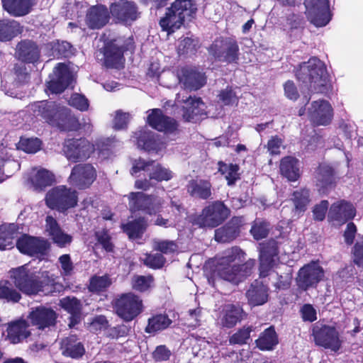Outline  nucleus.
<instances>
[{
    "label": "nucleus",
    "mask_w": 363,
    "mask_h": 363,
    "mask_svg": "<svg viewBox=\"0 0 363 363\" xmlns=\"http://www.w3.org/2000/svg\"><path fill=\"white\" fill-rule=\"evenodd\" d=\"M245 259V253L238 247L225 250L217 260L216 272L218 277L235 285L243 281L250 276L255 264V260L251 259L239 264Z\"/></svg>",
    "instance_id": "1"
},
{
    "label": "nucleus",
    "mask_w": 363,
    "mask_h": 363,
    "mask_svg": "<svg viewBox=\"0 0 363 363\" xmlns=\"http://www.w3.org/2000/svg\"><path fill=\"white\" fill-rule=\"evenodd\" d=\"M14 285L26 295H36L45 286L53 285L55 277L48 271L38 273L30 272L25 266L13 269L11 274Z\"/></svg>",
    "instance_id": "2"
},
{
    "label": "nucleus",
    "mask_w": 363,
    "mask_h": 363,
    "mask_svg": "<svg viewBox=\"0 0 363 363\" xmlns=\"http://www.w3.org/2000/svg\"><path fill=\"white\" fill-rule=\"evenodd\" d=\"M197 11L196 0H175L160 18L162 30L170 35L179 29L186 20L194 17Z\"/></svg>",
    "instance_id": "3"
},
{
    "label": "nucleus",
    "mask_w": 363,
    "mask_h": 363,
    "mask_svg": "<svg viewBox=\"0 0 363 363\" xmlns=\"http://www.w3.org/2000/svg\"><path fill=\"white\" fill-rule=\"evenodd\" d=\"M296 77L299 81L308 83L311 91L315 92L325 93L330 87L326 67L316 57L301 64L296 72Z\"/></svg>",
    "instance_id": "4"
},
{
    "label": "nucleus",
    "mask_w": 363,
    "mask_h": 363,
    "mask_svg": "<svg viewBox=\"0 0 363 363\" xmlns=\"http://www.w3.org/2000/svg\"><path fill=\"white\" fill-rule=\"evenodd\" d=\"M142 170L149 173V179L135 181V187L138 189L147 190L154 186L152 180L157 182L169 181L173 177L172 172L160 164L154 161L146 162L140 158L133 162L131 174L134 175Z\"/></svg>",
    "instance_id": "5"
},
{
    "label": "nucleus",
    "mask_w": 363,
    "mask_h": 363,
    "mask_svg": "<svg viewBox=\"0 0 363 363\" xmlns=\"http://www.w3.org/2000/svg\"><path fill=\"white\" fill-rule=\"evenodd\" d=\"M208 52L221 62L238 64L240 59L239 45L233 37L217 38L208 48Z\"/></svg>",
    "instance_id": "6"
},
{
    "label": "nucleus",
    "mask_w": 363,
    "mask_h": 363,
    "mask_svg": "<svg viewBox=\"0 0 363 363\" xmlns=\"http://www.w3.org/2000/svg\"><path fill=\"white\" fill-rule=\"evenodd\" d=\"M45 202L47 206L52 209L65 211L77 206L78 202L77 193L65 186H58L52 188L47 193Z\"/></svg>",
    "instance_id": "7"
},
{
    "label": "nucleus",
    "mask_w": 363,
    "mask_h": 363,
    "mask_svg": "<svg viewBox=\"0 0 363 363\" xmlns=\"http://www.w3.org/2000/svg\"><path fill=\"white\" fill-rule=\"evenodd\" d=\"M133 38H118L108 43L104 52V63L107 67L120 68L124 62L123 52L133 48Z\"/></svg>",
    "instance_id": "8"
},
{
    "label": "nucleus",
    "mask_w": 363,
    "mask_h": 363,
    "mask_svg": "<svg viewBox=\"0 0 363 363\" xmlns=\"http://www.w3.org/2000/svg\"><path fill=\"white\" fill-rule=\"evenodd\" d=\"M113 307L117 315L125 321H131L143 311L142 300L133 293L121 294L116 298Z\"/></svg>",
    "instance_id": "9"
},
{
    "label": "nucleus",
    "mask_w": 363,
    "mask_h": 363,
    "mask_svg": "<svg viewBox=\"0 0 363 363\" xmlns=\"http://www.w3.org/2000/svg\"><path fill=\"white\" fill-rule=\"evenodd\" d=\"M228 208L221 202L217 201L206 206L196 219L201 228H215L222 223L229 216Z\"/></svg>",
    "instance_id": "10"
},
{
    "label": "nucleus",
    "mask_w": 363,
    "mask_h": 363,
    "mask_svg": "<svg viewBox=\"0 0 363 363\" xmlns=\"http://www.w3.org/2000/svg\"><path fill=\"white\" fill-rule=\"evenodd\" d=\"M63 151L68 160L77 162L86 160L95 151V146L84 138L65 141Z\"/></svg>",
    "instance_id": "11"
},
{
    "label": "nucleus",
    "mask_w": 363,
    "mask_h": 363,
    "mask_svg": "<svg viewBox=\"0 0 363 363\" xmlns=\"http://www.w3.org/2000/svg\"><path fill=\"white\" fill-rule=\"evenodd\" d=\"M306 15L316 27L326 26L330 21L328 0H304Z\"/></svg>",
    "instance_id": "12"
},
{
    "label": "nucleus",
    "mask_w": 363,
    "mask_h": 363,
    "mask_svg": "<svg viewBox=\"0 0 363 363\" xmlns=\"http://www.w3.org/2000/svg\"><path fill=\"white\" fill-rule=\"evenodd\" d=\"M325 272L318 262H311L302 267L296 278L298 286L306 291L314 288L323 279Z\"/></svg>",
    "instance_id": "13"
},
{
    "label": "nucleus",
    "mask_w": 363,
    "mask_h": 363,
    "mask_svg": "<svg viewBox=\"0 0 363 363\" xmlns=\"http://www.w3.org/2000/svg\"><path fill=\"white\" fill-rule=\"evenodd\" d=\"M313 335L317 345L332 351H337L341 346L339 334L333 327L316 323L313 327Z\"/></svg>",
    "instance_id": "14"
},
{
    "label": "nucleus",
    "mask_w": 363,
    "mask_h": 363,
    "mask_svg": "<svg viewBox=\"0 0 363 363\" xmlns=\"http://www.w3.org/2000/svg\"><path fill=\"white\" fill-rule=\"evenodd\" d=\"M57 315L51 308L38 306L33 308L28 315L30 323L38 330H45L54 326Z\"/></svg>",
    "instance_id": "15"
},
{
    "label": "nucleus",
    "mask_w": 363,
    "mask_h": 363,
    "mask_svg": "<svg viewBox=\"0 0 363 363\" xmlns=\"http://www.w3.org/2000/svg\"><path fill=\"white\" fill-rule=\"evenodd\" d=\"M96 177V170L91 164L75 165L69 177V183L79 189L89 187Z\"/></svg>",
    "instance_id": "16"
},
{
    "label": "nucleus",
    "mask_w": 363,
    "mask_h": 363,
    "mask_svg": "<svg viewBox=\"0 0 363 363\" xmlns=\"http://www.w3.org/2000/svg\"><path fill=\"white\" fill-rule=\"evenodd\" d=\"M16 247L22 253L31 256H43L46 254L49 243L43 239L23 235L16 240Z\"/></svg>",
    "instance_id": "17"
},
{
    "label": "nucleus",
    "mask_w": 363,
    "mask_h": 363,
    "mask_svg": "<svg viewBox=\"0 0 363 363\" xmlns=\"http://www.w3.org/2000/svg\"><path fill=\"white\" fill-rule=\"evenodd\" d=\"M51 79L48 82V89L54 94L62 92L72 82V75L69 67L59 63L54 69Z\"/></svg>",
    "instance_id": "18"
},
{
    "label": "nucleus",
    "mask_w": 363,
    "mask_h": 363,
    "mask_svg": "<svg viewBox=\"0 0 363 363\" xmlns=\"http://www.w3.org/2000/svg\"><path fill=\"white\" fill-rule=\"evenodd\" d=\"M62 108L53 101H37L30 106V109L35 117H40L52 125H55Z\"/></svg>",
    "instance_id": "19"
},
{
    "label": "nucleus",
    "mask_w": 363,
    "mask_h": 363,
    "mask_svg": "<svg viewBox=\"0 0 363 363\" xmlns=\"http://www.w3.org/2000/svg\"><path fill=\"white\" fill-rule=\"evenodd\" d=\"M308 114L311 121L315 125H326L332 121L333 108L327 101H315L311 104Z\"/></svg>",
    "instance_id": "20"
},
{
    "label": "nucleus",
    "mask_w": 363,
    "mask_h": 363,
    "mask_svg": "<svg viewBox=\"0 0 363 363\" xmlns=\"http://www.w3.org/2000/svg\"><path fill=\"white\" fill-rule=\"evenodd\" d=\"M150 113L147 118V123L152 128L166 133H172L177 129L176 121L170 117L164 116L160 108H154L147 111Z\"/></svg>",
    "instance_id": "21"
},
{
    "label": "nucleus",
    "mask_w": 363,
    "mask_h": 363,
    "mask_svg": "<svg viewBox=\"0 0 363 363\" xmlns=\"http://www.w3.org/2000/svg\"><path fill=\"white\" fill-rule=\"evenodd\" d=\"M259 245V273L262 277H265L274 264L277 249L274 241L260 243Z\"/></svg>",
    "instance_id": "22"
},
{
    "label": "nucleus",
    "mask_w": 363,
    "mask_h": 363,
    "mask_svg": "<svg viewBox=\"0 0 363 363\" xmlns=\"http://www.w3.org/2000/svg\"><path fill=\"white\" fill-rule=\"evenodd\" d=\"M110 12L113 16L125 23L135 21L139 16L135 3L128 1L113 3L110 6Z\"/></svg>",
    "instance_id": "23"
},
{
    "label": "nucleus",
    "mask_w": 363,
    "mask_h": 363,
    "mask_svg": "<svg viewBox=\"0 0 363 363\" xmlns=\"http://www.w3.org/2000/svg\"><path fill=\"white\" fill-rule=\"evenodd\" d=\"M356 215V210L353 205L345 201L334 203L328 213V218L336 221L338 224H343L352 219Z\"/></svg>",
    "instance_id": "24"
},
{
    "label": "nucleus",
    "mask_w": 363,
    "mask_h": 363,
    "mask_svg": "<svg viewBox=\"0 0 363 363\" xmlns=\"http://www.w3.org/2000/svg\"><path fill=\"white\" fill-rule=\"evenodd\" d=\"M183 93H179L177 95L176 101L178 104L184 103L186 106L184 107L183 117L186 121H190L196 116H201L204 113V104L200 98H192L191 96H184Z\"/></svg>",
    "instance_id": "25"
},
{
    "label": "nucleus",
    "mask_w": 363,
    "mask_h": 363,
    "mask_svg": "<svg viewBox=\"0 0 363 363\" xmlns=\"http://www.w3.org/2000/svg\"><path fill=\"white\" fill-rule=\"evenodd\" d=\"M315 182L320 194H326L335 186L334 170L326 164H321L315 171Z\"/></svg>",
    "instance_id": "26"
},
{
    "label": "nucleus",
    "mask_w": 363,
    "mask_h": 363,
    "mask_svg": "<svg viewBox=\"0 0 363 363\" xmlns=\"http://www.w3.org/2000/svg\"><path fill=\"white\" fill-rule=\"evenodd\" d=\"M45 230L53 242L60 247H65L72 241V237L60 228L57 220L52 216H48L46 217Z\"/></svg>",
    "instance_id": "27"
},
{
    "label": "nucleus",
    "mask_w": 363,
    "mask_h": 363,
    "mask_svg": "<svg viewBox=\"0 0 363 363\" xmlns=\"http://www.w3.org/2000/svg\"><path fill=\"white\" fill-rule=\"evenodd\" d=\"M109 12L103 5L91 7L86 12V23L91 29H99L108 21Z\"/></svg>",
    "instance_id": "28"
},
{
    "label": "nucleus",
    "mask_w": 363,
    "mask_h": 363,
    "mask_svg": "<svg viewBox=\"0 0 363 363\" xmlns=\"http://www.w3.org/2000/svg\"><path fill=\"white\" fill-rule=\"evenodd\" d=\"M55 180L52 172L41 167L33 168L28 176V181L35 191H43L50 186Z\"/></svg>",
    "instance_id": "29"
},
{
    "label": "nucleus",
    "mask_w": 363,
    "mask_h": 363,
    "mask_svg": "<svg viewBox=\"0 0 363 363\" xmlns=\"http://www.w3.org/2000/svg\"><path fill=\"white\" fill-rule=\"evenodd\" d=\"M3 9L11 16L21 17L28 14L35 0H1Z\"/></svg>",
    "instance_id": "30"
},
{
    "label": "nucleus",
    "mask_w": 363,
    "mask_h": 363,
    "mask_svg": "<svg viewBox=\"0 0 363 363\" xmlns=\"http://www.w3.org/2000/svg\"><path fill=\"white\" fill-rule=\"evenodd\" d=\"M179 78V82L183 84L184 89L197 90L206 83L203 74L192 69H182Z\"/></svg>",
    "instance_id": "31"
},
{
    "label": "nucleus",
    "mask_w": 363,
    "mask_h": 363,
    "mask_svg": "<svg viewBox=\"0 0 363 363\" xmlns=\"http://www.w3.org/2000/svg\"><path fill=\"white\" fill-rule=\"evenodd\" d=\"M29 325L26 320L11 322L7 328V337L13 344H18L30 335Z\"/></svg>",
    "instance_id": "32"
},
{
    "label": "nucleus",
    "mask_w": 363,
    "mask_h": 363,
    "mask_svg": "<svg viewBox=\"0 0 363 363\" xmlns=\"http://www.w3.org/2000/svg\"><path fill=\"white\" fill-rule=\"evenodd\" d=\"M239 218H233L223 227L215 231V240L219 242H228L235 239L240 233Z\"/></svg>",
    "instance_id": "33"
},
{
    "label": "nucleus",
    "mask_w": 363,
    "mask_h": 363,
    "mask_svg": "<svg viewBox=\"0 0 363 363\" xmlns=\"http://www.w3.org/2000/svg\"><path fill=\"white\" fill-rule=\"evenodd\" d=\"M61 350L64 356L74 359L82 357L85 352L83 344L74 335H71L62 340Z\"/></svg>",
    "instance_id": "34"
},
{
    "label": "nucleus",
    "mask_w": 363,
    "mask_h": 363,
    "mask_svg": "<svg viewBox=\"0 0 363 363\" xmlns=\"http://www.w3.org/2000/svg\"><path fill=\"white\" fill-rule=\"evenodd\" d=\"M16 55L23 62L33 63L40 57V50L34 42L23 40L18 44Z\"/></svg>",
    "instance_id": "35"
},
{
    "label": "nucleus",
    "mask_w": 363,
    "mask_h": 363,
    "mask_svg": "<svg viewBox=\"0 0 363 363\" xmlns=\"http://www.w3.org/2000/svg\"><path fill=\"white\" fill-rule=\"evenodd\" d=\"M211 184L207 179H192L189 182L187 191L193 197L208 199L211 196Z\"/></svg>",
    "instance_id": "36"
},
{
    "label": "nucleus",
    "mask_w": 363,
    "mask_h": 363,
    "mask_svg": "<svg viewBox=\"0 0 363 363\" xmlns=\"http://www.w3.org/2000/svg\"><path fill=\"white\" fill-rule=\"evenodd\" d=\"M281 174L289 181H296L300 175L299 161L291 156L284 157L280 162Z\"/></svg>",
    "instance_id": "37"
},
{
    "label": "nucleus",
    "mask_w": 363,
    "mask_h": 363,
    "mask_svg": "<svg viewBox=\"0 0 363 363\" xmlns=\"http://www.w3.org/2000/svg\"><path fill=\"white\" fill-rule=\"evenodd\" d=\"M243 310L238 305L228 304L223 308L220 324L223 327L233 328L242 318Z\"/></svg>",
    "instance_id": "38"
},
{
    "label": "nucleus",
    "mask_w": 363,
    "mask_h": 363,
    "mask_svg": "<svg viewBox=\"0 0 363 363\" xmlns=\"http://www.w3.org/2000/svg\"><path fill=\"white\" fill-rule=\"evenodd\" d=\"M22 32L23 26L18 21L0 19V41H9Z\"/></svg>",
    "instance_id": "39"
},
{
    "label": "nucleus",
    "mask_w": 363,
    "mask_h": 363,
    "mask_svg": "<svg viewBox=\"0 0 363 363\" xmlns=\"http://www.w3.org/2000/svg\"><path fill=\"white\" fill-rule=\"evenodd\" d=\"M18 226L14 223L0 226V250L13 247L14 240L18 235Z\"/></svg>",
    "instance_id": "40"
},
{
    "label": "nucleus",
    "mask_w": 363,
    "mask_h": 363,
    "mask_svg": "<svg viewBox=\"0 0 363 363\" xmlns=\"http://www.w3.org/2000/svg\"><path fill=\"white\" fill-rule=\"evenodd\" d=\"M60 306L71 314L69 326L72 327L80 320L82 304L79 300L75 297H65L60 300Z\"/></svg>",
    "instance_id": "41"
},
{
    "label": "nucleus",
    "mask_w": 363,
    "mask_h": 363,
    "mask_svg": "<svg viewBox=\"0 0 363 363\" xmlns=\"http://www.w3.org/2000/svg\"><path fill=\"white\" fill-rule=\"evenodd\" d=\"M129 206L133 211H154L156 210L158 205L150 206L151 197L142 192H131L129 196Z\"/></svg>",
    "instance_id": "42"
},
{
    "label": "nucleus",
    "mask_w": 363,
    "mask_h": 363,
    "mask_svg": "<svg viewBox=\"0 0 363 363\" xmlns=\"http://www.w3.org/2000/svg\"><path fill=\"white\" fill-rule=\"evenodd\" d=\"M257 347L260 350H272L278 345V335L273 326L264 330L255 341Z\"/></svg>",
    "instance_id": "43"
},
{
    "label": "nucleus",
    "mask_w": 363,
    "mask_h": 363,
    "mask_svg": "<svg viewBox=\"0 0 363 363\" xmlns=\"http://www.w3.org/2000/svg\"><path fill=\"white\" fill-rule=\"evenodd\" d=\"M60 116L57 120L55 126L60 128L63 130H77L80 128V123L78 119L71 113V111L63 107L61 109Z\"/></svg>",
    "instance_id": "44"
},
{
    "label": "nucleus",
    "mask_w": 363,
    "mask_h": 363,
    "mask_svg": "<svg viewBox=\"0 0 363 363\" xmlns=\"http://www.w3.org/2000/svg\"><path fill=\"white\" fill-rule=\"evenodd\" d=\"M20 168L18 161L11 158L7 150L3 147L0 150V172L6 177H11Z\"/></svg>",
    "instance_id": "45"
},
{
    "label": "nucleus",
    "mask_w": 363,
    "mask_h": 363,
    "mask_svg": "<svg viewBox=\"0 0 363 363\" xmlns=\"http://www.w3.org/2000/svg\"><path fill=\"white\" fill-rule=\"evenodd\" d=\"M172 323V320L167 314H156L148 319V323L146 326L145 332L151 333L164 330L169 328Z\"/></svg>",
    "instance_id": "46"
},
{
    "label": "nucleus",
    "mask_w": 363,
    "mask_h": 363,
    "mask_svg": "<svg viewBox=\"0 0 363 363\" xmlns=\"http://www.w3.org/2000/svg\"><path fill=\"white\" fill-rule=\"evenodd\" d=\"M147 228V222L145 218H140L126 224L122 225L123 231L130 239L141 238Z\"/></svg>",
    "instance_id": "47"
},
{
    "label": "nucleus",
    "mask_w": 363,
    "mask_h": 363,
    "mask_svg": "<svg viewBox=\"0 0 363 363\" xmlns=\"http://www.w3.org/2000/svg\"><path fill=\"white\" fill-rule=\"evenodd\" d=\"M21 298L20 292L8 281H0V299L8 303H18Z\"/></svg>",
    "instance_id": "48"
},
{
    "label": "nucleus",
    "mask_w": 363,
    "mask_h": 363,
    "mask_svg": "<svg viewBox=\"0 0 363 363\" xmlns=\"http://www.w3.org/2000/svg\"><path fill=\"white\" fill-rule=\"evenodd\" d=\"M249 303L252 306L262 305L267 301V291L263 286H252L246 293Z\"/></svg>",
    "instance_id": "49"
},
{
    "label": "nucleus",
    "mask_w": 363,
    "mask_h": 363,
    "mask_svg": "<svg viewBox=\"0 0 363 363\" xmlns=\"http://www.w3.org/2000/svg\"><path fill=\"white\" fill-rule=\"evenodd\" d=\"M117 141L114 138H103L96 140L95 150L98 151L99 155L104 159L108 158L116 147Z\"/></svg>",
    "instance_id": "50"
},
{
    "label": "nucleus",
    "mask_w": 363,
    "mask_h": 363,
    "mask_svg": "<svg viewBox=\"0 0 363 363\" xmlns=\"http://www.w3.org/2000/svg\"><path fill=\"white\" fill-rule=\"evenodd\" d=\"M310 192L307 189H303L296 191L293 194L292 201L295 206V213H300L304 212L308 204Z\"/></svg>",
    "instance_id": "51"
},
{
    "label": "nucleus",
    "mask_w": 363,
    "mask_h": 363,
    "mask_svg": "<svg viewBox=\"0 0 363 363\" xmlns=\"http://www.w3.org/2000/svg\"><path fill=\"white\" fill-rule=\"evenodd\" d=\"M47 48L52 50L51 55L53 57H69L73 55L72 46L66 41L52 43L48 44Z\"/></svg>",
    "instance_id": "52"
},
{
    "label": "nucleus",
    "mask_w": 363,
    "mask_h": 363,
    "mask_svg": "<svg viewBox=\"0 0 363 363\" xmlns=\"http://www.w3.org/2000/svg\"><path fill=\"white\" fill-rule=\"evenodd\" d=\"M218 166L219 172L225 176L228 185L234 184L235 182L240 179L238 165L219 162Z\"/></svg>",
    "instance_id": "53"
},
{
    "label": "nucleus",
    "mask_w": 363,
    "mask_h": 363,
    "mask_svg": "<svg viewBox=\"0 0 363 363\" xmlns=\"http://www.w3.org/2000/svg\"><path fill=\"white\" fill-rule=\"evenodd\" d=\"M135 135L138 147L147 151L157 150V143L152 133L140 131Z\"/></svg>",
    "instance_id": "54"
},
{
    "label": "nucleus",
    "mask_w": 363,
    "mask_h": 363,
    "mask_svg": "<svg viewBox=\"0 0 363 363\" xmlns=\"http://www.w3.org/2000/svg\"><path fill=\"white\" fill-rule=\"evenodd\" d=\"M269 230V224L262 219H256L252 225L250 233L257 240L265 238Z\"/></svg>",
    "instance_id": "55"
},
{
    "label": "nucleus",
    "mask_w": 363,
    "mask_h": 363,
    "mask_svg": "<svg viewBox=\"0 0 363 363\" xmlns=\"http://www.w3.org/2000/svg\"><path fill=\"white\" fill-rule=\"evenodd\" d=\"M111 284V279L108 275L94 276L90 279L89 289L93 292H100L105 291Z\"/></svg>",
    "instance_id": "56"
},
{
    "label": "nucleus",
    "mask_w": 363,
    "mask_h": 363,
    "mask_svg": "<svg viewBox=\"0 0 363 363\" xmlns=\"http://www.w3.org/2000/svg\"><path fill=\"white\" fill-rule=\"evenodd\" d=\"M41 145V141L38 138H21L17 148L28 153H35Z\"/></svg>",
    "instance_id": "57"
},
{
    "label": "nucleus",
    "mask_w": 363,
    "mask_h": 363,
    "mask_svg": "<svg viewBox=\"0 0 363 363\" xmlns=\"http://www.w3.org/2000/svg\"><path fill=\"white\" fill-rule=\"evenodd\" d=\"M60 274L63 277H69L73 274L74 266L71 257L68 254L61 255L58 258Z\"/></svg>",
    "instance_id": "58"
},
{
    "label": "nucleus",
    "mask_w": 363,
    "mask_h": 363,
    "mask_svg": "<svg viewBox=\"0 0 363 363\" xmlns=\"http://www.w3.org/2000/svg\"><path fill=\"white\" fill-rule=\"evenodd\" d=\"M143 260L146 266L152 269H160L165 262V258L160 253L145 254Z\"/></svg>",
    "instance_id": "59"
},
{
    "label": "nucleus",
    "mask_w": 363,
    "mask_h": 363,
    "mask_svg": "<svg viewBox=\"0 0 363 363\" xmlns=\"http://www.w3.org/2000/svg\"><path fill=\"white\" fill-rule=\"evenodd\" d=\"M152 281L151 276L135 275L132 279V286L137 291H145L150 288Z\"/></svg>",
    "instance_id": "60"
},
{
    "label": "nucleus",
    "mask_w": 363,
    "mask_h": 363,
    "mask_svg": "<svg viewBox=\"0 0 363 363\" xmlns=\"http://www.w3.org/2000/svg\"><path fill=\"white\" fill-rule=\"evenodd\" d=\"M95 236L98 243L100 244L106 252H111L113 251L114 245L106 230L96 231Z\"/></svg>",
    "instance_id": "61"
},
{
    "label": "nucleus",
    "mask_w": 363,
    "mask_h": 363,
    "mask_svg": "<svg viewBox=\"0 0 363 363\" xmlns=\"http://www.w3.org/2000/svg\"><path fill=\"white\" fill-rule=\"evenodd\" d=\"M68 103L71 106L81 111L88 110L89 106L88 99L84 95L77 93L72 94Z\"/></svg>",
    "instance_id": "62"
},
{
    "label": "nucleus",
    "mask_w": 363,
    "mask_h": 363,
    "mask_svg": "<svg viewBox=\"0 0 363 363\" xmlns=\"http://www.w3.org/2000/svg\"><path fill=\"white\" fill-rule=\"evenodd\" d=\"M252 329L250 327H244L240 329L238 332L233 334L230 338V343L231 345H243L246 344L247 341L250 339V333Z\"/></svg>",
    "instance_id": "63"
},
{
    "label": "nucleus",
    "mask_w": 363,
    "mask_h": 363,
    "mask_svg": "<svg viewBox=\"0 0 363 363\" xmlns=\"http://www.w3.org/2000/svg\"><path fill=\"white\" fill-rule=\"evenodd\" d=\"M153 248L164 254H169L177 250V245L173 241L154 240Z\"/></svg>",
    "instance_id": "64"
}]
</instances>
